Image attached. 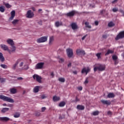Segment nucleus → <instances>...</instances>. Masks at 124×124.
I'll use <instances>...</instances> for the list:
<instances>
[{
  "label": "nucleus",
  "mask_w": 124,
  "mask_h": 124,
  "mask_svg": "<svg viewBox=\"0 0 124 124\" xmlns=\"http://www.w3.org/2000/svg\"><path fill=\"white\" fill-rule=\"evenodd\" d=\"M118 10H119L117 8H114L112 9L113 12H117V11H118Z\"/></svg>",
  "instance_id": "obj_44"
},
{
  "label": "nucleus",
  "mask_w": 124,
  "mask_h": 124,
  "mask_svg": "<svg viewBox=\"0 0 124 124\" xmlns=\"http://www.w3.org/2000/svg\"><path fill=\"white\" fill-rule=\"evenodd\" d=\"M36 116H37V117H38V116H40V113H36Z\"/></svg>",
  "instance_id": "obj_60"
},
{
  "label": "nucleus",
  "mask_w": 124,
  "mask_h": 124,
  "mask_svg": "<svg viewBox=\"0 0 124 124\" xmlns=\"http://www.w3.org/2000/svg\"><path fill=\"white\" fill-rule=\"evenodd\" d=\"M88 83H89V80H88V79H86L85 80V81H84V84H85V85H86V84H88Z\"/></svg>",
  "instance_id": "obj_54"
},
{
  "label": "nucleus",
  "mask_w": 124,
  "mask_h": 124,
  "mask_svg": "<svg viewBox=\"0 0 124 124\" xmlns=\"http://www.w3.org/2000/svg\"><path fill=\"white\" fill-rule=\"evenodd\" d=\"M10 93L12 94H15V93H17V89L15 88H11L10 89Z\"/></svg>",
  "instance_id": "obj_19"
},
{
  "label": "nucleus",
  "mask_w": 124,
  "mask_h": 124,
  "mask_svg": "<svg viewBox=\"0 0 124 124\" xmlns=\"http://www.w3.org/2000/svg\"><path fill=\"white\" fill-rule=\"evenodd\" d=\"M87 36H88V35H87V34L84 35V36L82 38V40H85V39L86 38V37H87Z\"/></svg>",
  "instance_id": "obj_50"
},
{
  "label": "nucleus",
  "mask_w": 124,
  "mask_h": 124,
  "mask_svg": "<svg viewBox=\"0 0 124 124\" xmlns=\"http://www.w3.org/2000/svg\"><path fill=\"white\" fill-rule=\"evenodd\" d=\"M44 66V62H39L35 66L36 69H42Z\"/></svg>",
  "instance_id": "obj_8"
},
{
  "label": "nucleus",
  "mask_w": 124,
  "mask_h": 124,
  "mask_svg": "<svg viewBox=\"0 0 124 124\" xmlns=\"http://www.w3.org/2000/svg\"><path fill=\"white\" fill-rule=\"evenodd\" d=\"M71 27L72 30H77V29H78V26H77V24H76V23H72L71 25Z\"/></svg>",
  "instance_id": "obj_17"
},
{
  "label": "nucleus",
  "mask_w": 124,
  "mask_h": 124,
  "mask_svg": "<svg viewBox=\"0 0 124 124\" xmlns=\"http://www.w3.org/2000/svg\"><path fill=\"white\" fill-rule=\"evenodd\" d=\"M45 110H46V107H43L41 108V111L42 112H45Z\"/></svg>",
  "instance_id": "obj_45"
},
{
  "label": "nucleus",
  "mask_w": 124,
  "mask_h": 124,
  "mask_svg": "<svg viewBox=\"0 0 124 124\" xmlns=\"http://www.w3.org/2000/svg\"><path fill=\"white\" fill-rule=\"evenodd\" d=\"M96 65L97 66L94 67L93 70L94 72L97 71V70H98L99 71H104V70H105V68H106L105 65L97 64Z\"/></svg>",
  "instance_id": "obj_1"
},
{
  "label": "nucleus",
  "mask_w": 124,
  "mask_h": 124,
  "mask_svg": "<svg viewBox=\"0 0 124 124\" xmlns=\"http://www.w3.org/2000/svg\"><path fill=\"white\" fill-rule=\"evenodd\" d=\"M8 111H9V108H4L1 109V112L4 114V113H6V112H8Z\"/></svg>",
  "instance_id": "obj_26"
},
{
  "label": "nucleus",
  "mask_w": 124,
  "mask_h": 124,
  "mask_svg": "<svg viewBox=\"0 0 124 124\" xmlns=\"http://www.w3.org/2000/svg\"><path fill=\"white\" fill-rule=\"evenodd\" d=\"M48 40V36H43L37 40V43H43Z\"/></svg>",
  "instance_id": "obj_4"
},
{
  "label": "nucleus",
  "mask_w": 124,
  "mask_h": 124,
  "mask_svg": "<svg viewBox=\"0 0 124 124\" xmlns=\"http://www.w3.org/2000/svg\"><path fill=\"white\" fill-rule=\"evenodd\" d=\"M85 25L86 26V28H88V29H92V26L90 25V23L89 22H85Z\"/></svg>",
  "instance_id": "obj_33"
},
{
  "label": "nucleus",
  "mask_w": 124,
  "mask_h": 124,
  "mask_svg": "<svg viewBox=\"0 0 124 124\" xmlns=\"http://www.w3.org/2000/svg\"><path fill=\"white\" fill-rule=\"evenodd\" d=\"M113 53H114V50L108 49L107 53L105 54V56H108V55H110V54H113Z\"/></svg>",
  "instance_id": "obj_27"
},
{
  "label": "nucleus",
  "mask_w": 124,
  "mask_h": 124,
  "mask_svg": "<svg viewBox=\"0 0 124 124\" xmlns=\"http://www.w3.org/2000/svg\"><path fill=\"white\" fill-rule=\"evenodd\" d=\"M94 23H95V26H98V21H95Z\"/></svg>",
  "instance_id": "obj_56"
},
{
  "label": "nucleus",
  "mask_w": 124,
  "mask_h": 124,
  "mask_svg": "<svg viewBox=\"0 0 124 124\" xmlns=\"http://www.w3.org/2000/svg\"><path fill=\"white\" fill-rule=\"evenodd\" d=\"M58 80L60 82H62V83H64L65 82V79L63 78H60Z\"/></svg>",
  "instance_id": "obj_34"
},
{
  "label": "nucleus",
  "mask_w": 124,
  "mask_h": 124,
  "mask_svg": "<svg viewBox=\"0 0 124 124\" xmlns=\"http://www.w3.org/2000/svg\"><path fill=\"white\" fill-rule=\"evenodd\" d=\"M17 80L21 81V80H23V78H21V77L18 78H17Z\"/></svg>",
  "instance_id": "obj_57"
},
{
  "label": "nucleus",
  "mask_w": 124,
  "mask_h": 124,
  "mask_svg": "<svg viewBox=\"0 0 124 124\" xmlns=\"http://www.w3.org/2000/svg\"><path fill=\"white\" fill-rule=\"evenodd\" d=\"M11 49H12V50L9 49V50H8V52L9 53V54H11V53H12L13 52H15V51H16V47H15V46H14V45L12 46Z\"/></svg>",
  "instance_id": "obj_22"
},
{
  "label": "nucleus",
  "mask_w": 124,
  "mask_h": 124,
  "mask_svg": "<svg viewBox=\"0 0 124 124\" xmlns=\"http://www.w3.org/2000/svg\"><path fill=\"white\" fill-rule=\"evenodd\" d=\"M0 61L3 62L4 61H5V59H4V57H3V54H2V53L0 52Z\"/></svg>",
  "instance_id": "obj_25"
},
{
  "label": "nucleus",
  "mask_w": 124,
  "mask_h": 124,
  "mask_svg": "<svg viewBox=\"0 0 124 124\" xmlns=\"http://www.w3.org/2000/svg\"><path fill=\"white\" fill-rule=\"evenodd\" d=\"M114 64H118V61L117 60L114 61Z\"/></svg>",
  "instance_id": "obj_63"
},
{
  "label": "nucleus",
  "mask_w": 124,
  "mask_h": 124,
  "mask_svg": "<svg viewBox=\"0 0 124 124\" xmlns=\"http://www.w3.org/2000/svg\"><path fill=\"white\" fill-rule=\"evenodd\" d=\"M119 12H120V13H122L123 15V16H124V10H123L122 9H120L119 10Z\"/></svg>",
  "instance_id": "obj_46"
},
{
  "label": "nucleus",
  "mask_w": 124,
  "mask_h": 124,
  "mask_svg": "<svg viewBox=\"0 0 124 124\" xmlns=\"http://www.w3.org/2000/svg\"><path fill=\"white\" fill-rule=\"evenodd\" d=\"M102 38H104V39H106V38H107V35L103 34L102 35Z\"/></svg>",
  "instance_id": "obj_47"
},
{
  "label": "nucleus",
  "mask_w": 124,
  "mask_h": 124,
  "mask_svg": "<svg viewBox=\"0 0 124 124\" xmlns=\"http://www.w3.org/2000/svg\"><path fill=\"white\" fill-rule=\"evenodd\" d=\"M8 106V107H10L11 108H12V107H13V105L12 104H9Z\"/></svg>",
  "instance_id": "obj_59"
},
{
  "label": "nucleus",
  "mask_w": 124,
  "mask_h": 124,
  "mask_svg": "<svg viewBox=\"0 0 124 124\" xmlns=\"http://www.w3.org/2000/svg\"><path fill=\"white\" fill-rule=\"evenodd\" d=\"M108 26L109 28H112L115 26V23L113 21H110L108 23Z\"/></svg>",
  "instance_id": "obj_29"
},
{
  "label": "nucleus",
  "mask_w": 124,
  "mask_h": 124,
  "mask_svg": "<svg viewBox=\"0 0 124 124\" xmlns=\"http://www.w3.org/2000/svg\"><path fill=\"white\" fill-rule=\"evenodd\" d=\"M124 31L120 32L116 37L115 40H119L121 38H124Z\"/></svg>",
  "instance_id": "obj_6"
},
{
  "label": "nucleus",
  "mask_w": 124,
  "mask_h": 124,
  "mask_svg": "<svg viewBox=\"0 0 124 124\" xmlns=\"http://www.w3.org/2000/svg\"><path fill=\"white\" fill-rule=\"evenodd\" d=\"M18 22H19V20L15 19L12 21V24L13 25H16V24H18Z\"/></svg>",
  "instance_id": "obj_35"
},
{
  "label": "nucleus",
  "mask_w": 124,
  "mask_h": 124,
  "mask_svg": "<svg viewBox=\"0 0 124 124\" xmlns=\"http://www.w3.org/2000/svg\"><path fill=\"white\" fill-rule=\"evenodd\" d=\"M34 93H38L39 92V86H36L33 89Z\"/></svg>",
  "instance_id": "obj_32"
},
{
  "label": "nucleus",
  "mask_w": 124,
  "mask_h": 124,
  "mask_svg": "<svg viewBox=\"0 0 124 124\" xmlns=\"http://www.w3.org/2000/svg\"><path fill=\"white\" fill-rule=\"evenodd\" d=\"M65 102L62 101L59 103V107H64V106H65Z\"/></svg>",
  "instance_id": "obj_30"
},
{
  "label": "nucleus",
  "mask_w": 124,
  "mask_h": 124,
  "mask_svg": "<svg viewBox=\"0 0 124 124\" xmlns=\"http://www.w3.org/2000/svg\"><path fill=\"white\" fill-rule=\"evenodd\" d=\"M19 62V67H22L21 68L22 70H27V69H29V65L27 64H25L24 62L22 61V60L20 59V62Z\"/></svg>",
  "instance_id": "obj_3"
},
{
  "label": "nucleus",
  "mask_w": 124,
  "mask_h": 124,
  "mask_svg": "<svg viewBox=\"0 0 124 124\" xmlns=\"http://www.w3.org/2000/svg\"><path fill=\"white\" fill-rule=\"evenodd\" d=\"M0 121L1 122H9V121H12L8 117H0Z\"/></svg>",
  "instance_id": "obj_10"
},
{
  "label": "nucleus",
  "mask_w": 124,
  "mask_h": 124,
  "mask_svg": "<svg viewBox=\"0 0 124 124\" xmlns=\"http://www.w3.org/2000/svg\"><path fill=\"white\" fill-rule=\"evenodd\" d=\"M32 77L34 80H36L38 83H42V78H41V77L38 76V75H34Z\"/></svg>",
  "instance_id": "obj_5"
},
{
  "label": "nucleus",
  "mask_w": 124,
  "mask_h": 124,
  "mask_svg": "<svg viewBox=\"0 0 124 124\" xmlns=\"http://www.w3.org/2000/svg\"><path fill=\"white\" fill-rule=\"evenodd\" d=\"M118 2V0H114L113 1H112V3L114 4V3H116Z\"/></svg>",
  "instance_id": "obj_52"
},
{
  "label": "nucleus",
  "mask_w": 124,
  "mask_h": 124,
  "mask_svg": "<svg viewBox=\"0 0 124 124\" xmlns=\"http://www.w3.org/2000/svg\"><path fill=\"white\" fill-rule=\"evenodd\" d=\"M5 5L7 8H10V7H11V5H10L9 3H6L5 4Z\"/></svg>",
  "instance_id": "obj_43"
},
{
  "label": "nucleus",
  "mask_w": 124,
  "mask_h": 124,
  "mask_svg": "<svg viewBox=\"0 0 124 124\" xmlns=\"http://www.w3.org/2000/svg\"><path fill=\"white\" fill-rule=\"evenodd\" d=\"M112 59L113 61H117L118 60V57L116 55L112 56Z\"/></svg>",
  "instance_id": "obj_40"
},
{
  "label": "nucleus",
  "mask_w": 124,
  "mask_h": 124,
  "mask_svg": "<svg viewBox=\"0 0 124 124\" xmlns=\"http://www.w3.org/2000/svg\"><path fill=\"white\" fill-rule=\"evenodd\" d=\"M7 42L8 44L11 45V46H13V45H14V41H13V40L11 39H8L7 40Z\"/></svg>",
  "instance_id": "obj_18"
},
{
  "label": "nucleus",
  "mask_w": 124,
  "mask_h": 124,
  "mask_svg": "<svg viewBox=\"0 0 124 124\" xmlns=\"http://www.w3.org/2000/svg\"><path fill=\"white\" fill-rule=\"evenodd\" d=\"M98 114H99V111H95L93 112V116H97V115H98Z\"/></svg>",
  "instance_id": "obj_37"
},
{
  "label": "nucleus",
  "mask_w": 124,
  "mask_h": 124,
  "mask_svg": "<svg viewBox=\"0 0 124 124\" xmlns=\"http://www.w3.org/2000/svg\"><path fill=\"white\" fill-rule=\"evenodd\" d=\"M38 24L41 26V25H42V20H40V21H39V22H38Z\"/></svg>",
  "instance_id": "obj_51"
},
{
  "label": "nucleus",
  "mask_w": 124,
  "mask_h": 124,
  "mask_svg": "<svg viewBox=\"0 0 124 124\" xmlns=\"http://www.w3.org/2000/svg\"><path fill=\"white\" fill-rule=\"evenodd\" d=\"M75 15V11H72L66 14L68 17H73Z\"/></svg>",
  "instance_id": "obj_15"
},
{
  "label": "nucleus",
  "mask_w": 124,
  "mask_h": 124,
  "mask_svg": "<svg viewBox=\"0 0 124 124\" xmlns=\"http://www.w3.org/2000/svg\"><path fill=\"white\" fill-rule=\"evenodd\" d=\"M15 17V11L13 10L11 12V17L9 18L10 21H12Z\"/></svg>",
  "instance_id": "obj_14"
},
{
  "label": "nucleus",
  "mask_w": 124,
  "mask_h": 124,
  "mask_svg": "<svg viewBox=\"0 0 124 124\" xmlns=\"http://www.w3.org/2000/svg\"><path fill=\"white\" fill-rule=\"evenodd\" d=\"M4 7H3V6H0V12H2L3 13L4 12Z\"/></svg>",
  "instance_id": "obj_41"
},
{
  "label": "nucleus",
  "mask_w": 124,
  "mask_h": 124,
  "mask_svg": "<svg viewBox=\"0 0 124 124\" xmlns=\"http://www.w3.org/2000/svg\"><path fill=\"white\" fill-rule=\"evenodd\" d=\"M21 62V59H18L16 63L13 65L12 68V69H13V70H15V69H16V67H17V65H18V64H19V62Z\"/></svg>",
  "instance_id": "obj_11"
},
{
  "label": "nucleus",
  "mask_w": 124,
  "mask_h": 124,
  "mask_svg": "<svg viewBox=\"0 0 124 124\" xmlns=\"http://www.w3.org/2000/svg\"><path fill=\"white\" fill-rule=\"evenodd\" d=\"M1 67H2V68H7V65L5 64H1L0 65Z\"/></svg>",
  "instance_id": "obj_42"
},
{
  "label": "nucleus",
  "mask_w": 124,
  "mask_h": 124,
  "mask_svg": "<svg viewBox=\"0 0 124 124\" xmlns=\"http://www.w3.org/2000/svg\"><path fill=\"white\" fill-rule=\"evenodd\" d=\"M76 53L77 55L79 54H82V55H86V53L85 52V51L82 50V49H77L76 50Z\"/></svg>",
  "instance_id": "obj_16"
},
{
  "label": "nucleus",
  "mask_w": 124,
  "mask_h": 124,
  "mask_svg": "<svg viewBox=\"0 0 124 124\" xmlns=\"http://www.w3.org/2000/svg\"><path fill=\"white\" fill-rule=\"evenodd\" d=\"M66 52L68 58H72L73 56V50L72 49L68 48L66 49Z\"/></svg>",
  "instance_id": "obj_7"
},
{
  "label": "nucleus",
  "mask_w": 124,
  "mask_h": 124,
  "mask_svg": "<svg viewBox=\"0 0 124 124\" xmlns=\"http://www.w3.org/2000/svg\"><path fill=\"white\" fill-rule=\"evenodd\" d=\"M55 26L56 28H59V27H61V26H62V22L60 21H56L55 22Z\"/></svg>",
  "instance_id": "obj_21"
},
{
  "label": "nucleus",
  "mask_w": 124,
  "mask_h": 124,
  "mask_svg": "<svg viewBox=\"0 0 124 124\" xmlns=\"http://www.w3.org/2000/svg\"><path fill=\"white\" fill-rule=\"evenodd\" d=\"M71 67V63L70 62L68 64V67Z\"/></svg>",
  "instance_id": "obj_62"
},
{
  "label": "nucleus",
  "mask_w": 124,
  "mask_h": 124,
  "mask_svg": "<svg viewBox=\"0 0 124 124\" xmlns=\"http://www.w3.org/2000/svg\"><path fill=\"white\" fill-rule=\"evenodd\" d=\"M108 98H114L115 97V94L114 93H110L108 94Z\"/></svg>",
  "instance_id": "obj_24"
},
{
  "label": "nucleus",
  "mask_w": 124,
  "mask_h": 124,
  "mask_svg": "<svg viewBox=\"0 0 124 124\" xmlns=\"http://www.w3.org/2000/svg\"><path fill=\"white\" fill-rule=\"evenodd\" d=\"M96 57L98 58V59L101 58V53H98L96 54Z\"/></svg>",
  "instance_id": "obj_38"
},
{
  "label": "nucleus",
  "mask_w": 124,
  "mask_h": 124,
  "mask_svg": "<svg viewBox=\"0 0 124 124\" xmlns=\"http://www.w3.org/2000/svg\"><path fill=\"white\" fill-rule=\"evenodd\" d=\"M45 98H46V96H45V95H42V96H41V99H44Z\"/></svg>",
  "instance_id": "obj_53"
},
{
  "label": "nucleus",
  "mask_w": 124,
  "mask_h": 124,
  "mask_svg": "<svg viewBox=\"0 0 124 124\" xmlns=\"http://www.w3.org/2000/svg\"><path fill=\"white\" fill-rule=\"evenodd\" d=\"M77 109H78V110H84L85 107L84 106L78 105L77 106Z\"/></svg>",
  "instance_id": "obj_28"
},
{
  "label": "nucleus",
  "mask_w": 124,
  "mask_h": 124,
  "mask_svg": "<svg viewBox=\"0 0 124 124\" xmlns=\"http://www.w3.org/2000/svg\"><path fill=\"white\" fill-rule=\"evenodd\" d=\"M73 73H74V74L77 75L78 73V72H77V71H74Z\"/></svg>",
  "instance_id": "obj_58"
},
{
  "label": "nucleus",
  "mask_w": 124,
  "mask_h": 124,
  "mask_svg": "<svg viewBox=\"0 0 124 124\" xmlns=\"http://www.w3.org/2000/svg\"><path fill=\"white\" fill-rule=\"evenodd\" d=\"M53 101L56 102V101H59V100H61V98L59 96H57L56 95H55L53 97Z\"/></svg>",
  "instance_id": "obj_23"
},
{
  "label": "nucleus",
  "mask_w": 124,
  "mask_h": 124,
  "mask_svg": "<svg viewBox=\"0 0 124 124\" xmlns=\"http://www.w3.org/2000/svg\"><path fill=\"white\" fill-rule=\"evenodd\" d=\"M101 102L103 104H105L106 105H111V101H110V100H101Z\"/></svg>",
  "instance_id": "obj_12"
},
{
  "label": "nucleus",
  "mask_w": 124,
  "mask_h": 124,
  "mask_svg": "<svg viewBox=\"0 0 124 124\" xmlns=\"http://www.w3.org/2000/svg\"><path fill=\"white\" fill-rule=\"evenodd\" d=\"M105 11V10H101L100 12V14H103V12H104Z\"/></svg>",
  "instance_id": "obj_61"
},
{
  "label": "nucleus",
  "mask_w": 124,
  "mask_h": 124,
  "mask_svg": "<svg viewBox=\"0 0 124 124\" xmlns=\"http://www.w3.org/2000/svg\"><path fill=\"white\" fill-rule=\"evenodd\" d=\"M63 62H64V59H63V58H59V62L60 63Z\"/></svg>",
  "instance_id": "obj_39"
},
{
  "label": "nucleus",
  "mask_w": 124,
  "mask_h": 124,
  "mask_svg": "<svg viewBox=\"0 0 124 124\" xmlns=\"http://www.w3.org/2000/svg\"><path fill=\"white\" fill-rule=\"evenodd\" d=\"M80 99H79V98H78V97H76V102H78V101H79Z\"/></svg>",
  "instance_id": "obj_55"
},
{
  "label": "nucleus",
  "mask_w": 124,
  "mask_h": 124,
  "mask_svg": "<svg viewBox=\"0 0 124 124\" xmlns=\"http://www.w3.org/2000/svg\"><path fill=\"white\" fill-rule=\"evenodd\" d=\"M78 91H82L83 90V87L82 86H80L78 88Z\"/></svg>",
  "instance_id": "obj_49"
},
{
  "label": "nucleus",
  "mask_w": 124,
  "mask_h": 124,
  "mask_svg": "<svg viewBox=\"0 0 124 124\" xmlns=\"http://www.w3.org/2000/svg\"><path fill=\"white\" fill-rule=\"evenodd\" d=\"M32 10H33V11H35V8L32 7Z\"/></svg>",
  "instance_id": "obj_64"
},
{
  "label": "nucleus",
  "mask_w": 124,
  "mask_h": 124,
  "mask_svg": "<svg viewBox=\"0 0 124 124\" xmlns=\"http://www.w3.org/2000/svg\"><path fill=\"white\" fill-rule=\"evenodd\" d=\"M112 112L111 111H108V115L109 116H112Z\"/></svg>",
  "instance_id": "obj_48"
},
{
  "label": "nucleus",
  "mask_w": 124,
  "mask_h": 124,
  "mask_svg": "<svg viewBox=\"0 0 124 124\" xmlns=\"http://www.w3.org/2000/svg\"><path fill=\"white\" fill-rule=\"evenodd\" d=\"M91 71V69L90 67H88L87 68L84 67L81 70V73L83 74L84 73H86V75L89 73Z\"/></svg>",
  "instance_id": "obj_9"
},
{
  "label": "nucleus",
  "mask_w": 124,
  "mask_h": 124,
  "mask_svg": "<svg viewBox=\"0 0 124 124\" xmlns=\"http://www.w3.org/2000/svg\"><path fill=\"white\" fill-rule=\"evenodd\" d=\"M53 41H54V36H52L49 38V45H51L52 43H53Z\"/></svg>",
  "instance_id": "obj_31"
},
{
  "label": "nucleus",
  "mask_w": 124,
  "mask_h": 124,
  "mask_svg": "<svg viewBox=\"0 0 124 124\" xmlns=\"http://www.w3.org/2000/svg\"><path fill=\"white\" fill-rule=\"evenodd\" d=\"M0 47L2 49V50H4V51H8L9 50V49H8V46L5 45H0Z\"/></svg>",
  "instance_id": "obj_13"
},
{
  "label": "nucleus",
  "mask_w": 124,
  "mask_h": 124,
  "mask_svg": "<svg viewBox=\"0 0 124 124\" xmlns=\"http://www.w3.org/2000/svg\"><path fill=\"white\" fill-rule=\"evenodd\" d=\"M14 118H19L20 117V113H16L14 115Z\"/></svg>",
  "instance_id": "obj_36"
},
{
  "label": "nucleus",
  "mask_w": 124,
  "mask_h": 124,
  "mask_svg": "<svg viewBox=\"0 0 124 124\" xmlns=\"http://www.w3.org/2000/svg\"><path fill=\"white\" fill-rule=\"evenodd\" d=\"M27 18H31V10H28L26 15Z\"/></svg>",
  "instance_id": "obj_20"
},
{
  "label": "nucleus",
  "mask_w": 124,
  "mask_h": 124,
  "mask_svg": "<svg viewBox=\"0 0 124 124\" xmlns=\"http://www.w3.org/2000/svg\"><path fill=\"white\" fill-rule=\"evenodd\" d=\"M0 99H2L4 101H7V102H10V103H14L13 99L3 95H0Z\"/></svg>",
  "instance_id": "obj_2"
}]
</instances>
